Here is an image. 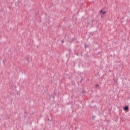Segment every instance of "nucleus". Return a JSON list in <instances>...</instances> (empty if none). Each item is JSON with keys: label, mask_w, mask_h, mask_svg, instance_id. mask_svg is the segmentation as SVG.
Here are the masks:
<instances>
[{"label": "nucleus", "mask_w": 130, "mask_h": 130, "mask_svg": "<svg viewBox=\"0 0 130 130\" xmlns=\"http://www.w3.org/2000/svg\"><path fill=\"white\" fill-rule=\"evenodd\" d=\"M94 22V20H91L87 22L88 25H90V23H91V24H93V22Z\"/></svg>", "instance_id": "f03ea898"}, {"label": "nucleus", "mask_w": 130, "mask_h": 130, "mask_svg": "<svg viewBox=\"0 0 130 130\" xmlns=\"http://www.w3.org/2000/svg\"><path fill=\"white\" fill-rule=\"evenodd\" d=\"M86 92V91H85V90H83L82 91V94H84Z\"/></svg>", "instance_id": "20e7f679"}, {"label": "nucleus", "mask_w": 130, "mask_h": 130, "mask_svg": "<svg viewBox=\"0 0 130 130\" xmlns=\"http://www.w3.org/2000/svg\"><path fill=\"white\" fill-rule=\"evenodd\" d=\"M123 110L126 111H127V110H128V106H125L123 108Z\"/></svg>", "instance_id": "7ed1b4c3"}, {"label": "nucleus", "mask_w": 130, "mask_h": 130, "mask_svg": "<svg viewBox=\"0 0 130 130\" xmlns=\"http://www.w3.org/2000/svg\"><path fill=\"white\" fill-rule=\"evenodd\" d=\"M95 87H99V85H98V84H96L95 85Z\"/></svg>", "instance_id": "39448f33"}, {"label": "nucleus", "mask_w": 130, "mask_h": 130, "mask_svg": "<svg viewBox=\"0 0 130 130\" xmlns=\"http://www.w3.org/2000/svg\"><path fill=\"white\" fill-rule=\"evenodd\" d=\"M99 13L101 16V18L102 19V18L105 17V14L107 13V11H104V9H102L99 11Z\"/></svg>", "instance_id": "f257e3e1"}, {"label": "nucleus", "mask_w": 130, "mask_h": 130, "mask_svg": "<svg viewBox=\"0 0 130 130\" xmlns=\"http://www.w3.org/2000/svg\"><path fill=\"white\" fill-rule=\"evenodd\" d=\"M95 117H96V116H93L92 117V119H94V118H95Z\"/></svg>", "instance_id": "423d86ee"}, {"label": "nucleus", "mask_w": 130, "mask_h": 130, "mask_svg": "<svg viewBox=\"0 0 130 130\" xmlns=\"http://www.w3.org/2000/svg\"><path fill=\"white\" fill-rule=\"evenodd\" d=\"M26 59H27V61H28V58H27Z\"/></svg>", "instance_id": "0eeeda50"}]
</instances>
